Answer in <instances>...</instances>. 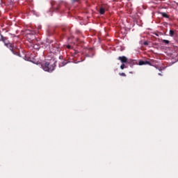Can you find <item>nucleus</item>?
<instances>
[{
  "label": "nucleus",
  "mask_w": 178,
  "mask_h": 178,
  "mask_svg": "<svg viewBox=\"0 0 178 178\" xmlns=\"http://www.w3.org/2000/svg\"><path fill=\"white\" fill-rule=\"evenodd\" d=\"M138 65H139L140 66H143V65H149V66H151V63H149V61L140 60L138 62Z\"/></svg>",
  "instance_id": "20e7f679"
},
{
  "label": "nucleus",
  "mask_w": 178,
  "mask_h": 178,
  "mask_svg": "<svg viewBox=\"0 0 178 178\" xmlns=\"http://www.w3.org/2000/svg\"><path fill=\"white\" fill-rule=\"evenodd\" d=\"M129 63L131 65V66L138 65V63L136 60H129Z\"/></svg>",
  "instance_id": "423d86ee"
},
{
  "label": "nucleus",
  "mask_w": 178,
  "mask_h": 178,
  "mask_svg": "<svg viewBox=\"0 0 178 178\" xmlns=\"http://www.w3.org/2000/svg\"><path fill=\"white\" fill-rule=\"evenodd\" d=\"M73 1V2H76L77 0H72Z\"/></svg>",
  "instance_id": "dca6fc26"
},
{
  "label": "nucleus",
  "mask_w": 178,
  "mask_h": 178,
  "mask_svg": "<svg viewBox=\"0 0 178 178\" xmlns=\"http://www.w3.org/2000/svg\"><path fill=\"white\" fill-rule=\"evenodd\" d=\"M42 67L44 72H49V73H51L55 70V63L51 64V63L45 61L42 64Z\"/></svg>",
  "instance_id": "f257e3e1"
},
{
  "label": "nucleus",
  "mask_w": 178,
  "mask_h": 178,
  "mask_svg": "<svg viewBox=\"0 0 178 178\" xmlns=\"http://www.w3.org/2000/svg\"><path fill=\"white\" fill-rule=\"evenodd\" d=\"M57 51H59V49L57 48Z\"/></svg>",
  "instance_id": "f3484780"
},
{
  "label": "nucleus",
  "mask_w": 178,
  "mask_h": 178,
  "mask_svg": "<svg viewBox=\"0 0 178 178\" xmlns=\"http://www.w3.org/2000/svg\"><path fill=\"white\" fill-rule=\"evenodd\" d=\"M162 42H164V44H169V40H162Z\"/></svg>",
  "instance_id": "1a4fd4ad"
},
{
  "label": "nucleus",
  "mask_w": 178,
  "mask_h": 178,
  "mask_svg": "<svg viewBox=\"0 0 178 178\" xmlns=\"http://www.w3.org/2000/svg\"><path fill=\"white\" fill-rule=\"evenodd\" d=\"M6 38H3V36L1 35V38L0 39V41H3L6 47H8V48H10V51H13V54H14V55H19V52L15 51V46H13V44L10 43H6Z\"/></svg>",
  "instance_id": "f03ea898"
},
{
  "label": "nucleus",
  "mask_w": 178,
  "mask_h": 178,
  "mask_svg": "<svg viewBox=\"0 0 178 178\" xmlns=\"http://www.w3.org/2000/svg\"><path fill=\"white\" fill-rule=\"evenodd\" d=\"M159 76H162V74H161V73H159Z\"/></svg>",
  "instance_id": "2eb2a0df"
},
{
  "label": "nucleus",
  "mask_w": 178,
  "mask_h": 178,
  "mask_svg": "<svg viewBox=\"0 0 178 178\" xmlns=\"http://www.w3.org/2000/svg\"><path fill=\"white\" fill-rule=\"evenodd\" d=\"M38 29L39 30H40L41 26H39L38 27Z\"/></svg>",
  "instance_id": "4468645a"
},
{
  "label": "nucleus",
  "mask_w": 178,
  "mask_h": 178,
  "mask_svg": "<svg viewBox=\"0 0 178 178\" xmlns=\"http://www.w3.org/2000/svg\"><path fill=\"white\" fill-rule=\"evenodd\" d=\"M161 15H162L163 17H165L166 19H169V15H168V14H166L165 13H161Z\"/></svg>",
  "instance_id": "0eeeda50"
},
{
  "label": "nucleus",
  "mask_w": 178,
  "mask_h": 178,
  "mask_svg": "<svg viewBox=\"0 0 178 178\" xmlns=\"http://www.w3.org/2000/svg\"><path fill=\"white\" fill-rule=\"evenodd\" d=\"M120 69H122L123 70V69H124V64H122L121 66H120Z\"/></svg>",
  "instance_id": "9d476101"
},
{
  "label": "nucleus",
  "mask_w": 178,
  "mask_h": 178,
  "mask_svg": "<svg viewBox=\"0 0 178 178\" xmlns=\"http://www.w3.org/2000/svg\"><path fill=\"white\" fill-rule=\"evenodd\" d=\"M118 59L122 63H126L127 62V58H126V56H120Z\"/></svg>",
  "instance_id": "39448f33"
},
{
  "label": "nucleus",
  "mask_w": 178,
  "mask_h": 178,
  "mask_svg": "<svg viewBox=\"0 0 178 178\" xmlns=\"http://www.w3.org/2000/svg\"><path fill=\"white\" fill-rule=\"evenodd\" d=\"M108 8H106V6H102L99 9V13L100 15H104L105 13V10H107Z\"/></svg>",
  "instance_id": "7ed1b4c3"
},
{
  "label": "nucleus",
  "mask_w": 178,
  "mask_h": 178,
  "mask_svg": "<svg viewBox=\"0 0 178 178\" xmlns=\"http://www.w3.org/2000/svg\"><path fill=\"white\" fill-rule=\"evenodd\" d=\"M170 37H173V35H175V31H173V29L170 31Z\"/></svg>",
  "instance_id": "6e6552de"
},
{
  "label": "nucleus",
  "mask_w": 178,
  "mask_h": 178,
  "mask_svg": "<svg viewBox=\"0 0 178 178\" xmlns=\"http://www.w3.org/2000/svg\"><path fill=\"white\" fill-rule=\"evenodd\" d=\"M67 48L68 49H70L72 48V47L68 44V45H67Z\"/></svg>",
  "instance_id": "9b49d317"
},
{
  "label": "nucleus",
  "mask_w": 178,
  "mask_h": 178,
  "mask_svg": "<svg viewBox=\"0 0 178 178\" xmlns=\"http://www.w3.org/2000/svg\"><path fill=\"white\" fill-rule=\"evenodd\" d=\"M121 76H126V74H124V73L122 72V73L121 74Z\"/></svg>",
  "instance_id": "ddd939ff"
},
{
  "label": "nucleus",
  "mask_w": 178,
  "mask_h": 178,
  "mask_svg": "<svg viewBox=\"0 0 178 178\" xmlns=\"http://www.w3.org/2000/svg\"><path fill=\"white\" fill-rule=\"evenodd\" d=\"M144 45H148V42H144Z\"/></svg>",
  "instance_id": "f8f14e48"
}]
</instances>
